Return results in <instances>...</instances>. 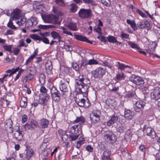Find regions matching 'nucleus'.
<instances>
[{
  "mask_svg": "<svg viewBox=\"0 0 160 160\" xmlns=\"http://www.w3.org/2000/svg\"><path fill=\"white\" fill-rule=\"evenodd\" d=\"M84 78H83V76L80 75L77 79H75V86L76 90L80 94H83V95L85 96L88 94V89L89 86L84 82Z\"/></svg>",
  "mask_w": 160,
  "mask_h": 160,
  "instance_id": "f257e3e1",
  "label": "nucleus"
},
{
  "mask_svg": "<svg viewBox=\"0 0 160 160\" xmlns=\"http://www.w3.org/2000/svg\"><path fill=\"white\" fill-rule=\"evenodd\" d=\"M82 132L81 126L80 124L75 125L70 129L68 139L70 141L75 140Z\"/></svg>",
  "mask_w": 160,
  "mask_h": 160,
  "instance_id": "f03ea898",
  "label": "nucleus"
},
{
  "mask_svg": "<svg viewBox=\"0 0 160 160\" xmlns=\"http://www.w3.org/2000/svg\"><path fill=\"white\" fill-rule=\"evenodd\" d=\"M11 132L12 133L13 138L18 141L21 140L23 138L22 132L20 130L19 127L18 126L15 127L11 129Z\"/></svg>",
  "mask_w": 160,
  "mask_h": 160,
  "instance_id": "7ed1b4c3",
  "label": "nucleus"
},
{
  "mask_svg": "<svg viewBox=\"0 0 160 160\" xmlns=\"http://www.w3.org/2000/svg\"><path fill=\"white\" fill-rule=\"evenodd\" d=\"M78 15L82 19L89 18L92 17V11L90 9L81 8L78 12Z\"/></svg>",
  "mask_w": 160,
  "mask_h": 160,
  "instance_id": "20e7f679",
  "label": "nucleus"
},
{
  "mask_svg": "<svg viewBox=\"0 0 160 160\" xmlns=\"http://www.w3.org/2000/svg\"><path fill=\"white\" fill-rule=\"evenodd\" d=\"M105 140L108 142L113 143L116 141V135L112 132H108L104 135Z\"/></svg>",
  "mask_w": 160,
  "mask_h": 160,
  "instance_id": "39448f33",
  "label": "nucleus"
},
{
  "mask_svg": "<svg viewBox=\"0 0 160 160\" xmlns=\"http://www.w3.org/2000/svg\"><path fill=\"white\" fill-rule=\"evenodd\" d=\"M106 72L105 70L103 68L100 67L92 72L93 77L96 78H101Z\"/></svg>",
  "mask_w": 160,
  "mask_h": 160,
  "instance_id": "423d86ee",
  "label": "nucleus"
},
{
  "mask_svg": "<svg viewBox=\"0 0 160 160\" xmlns=\"http://www.w3.org/2000/svg\"><path fill=\"white\" fill-rule=\"evenodd\" d=\"M129 80L131 81L138 85L143 84L144 83V81L142 78L135 75H132L130 77Z\"/></svg>",
  "mask_w": 160,
  "mask_h": 160,
  "instance_id": "0eeeda50",
  "label": "nucleus"
},
{
  "mask_svg": "<svg viewBox=\"0 0 160 160\" xmlns=\"http://www.w3.org/2000/svg\"><path fill=\"white\" fill-rule=\"evenodd\" d=\"M134 109L135 111L137 112H140L142 111L145 106V103L141 100H138L135 102L134 104Z\"/></svg>",
  "mask_w": 160,
  "mask_h": 160,
  "instance_id": "6e6552de",
  "label": "nucleus"
},
{
  "mask_svg": "<svg viewBox=\"0 0 160 160\" xmlns=\"http://www.w3.org/2000/svg\"><path fill=\"white\" fill-rule=\"evenodd\" d=\"M151 95L152 99L158 100L160 98V87L155 88L152 92L151 93Z\"/></svg>",
  "mask_w": 160,
  "mask_h": 160,
  "instance_id": "1a4fd4ad",
  "label": "nucleus"
},
{
  "mask_svg": "<svg viewBox=\"0 0 160 160\" xmlns=\"http://www.w3.org/2000/svg\"><path fill=\"white\" fill-rule=\"evenodd\" d=\"M43 19L45 22L55 23H57L58 18L52 14L46 16Z\"/></svg>",
  "mask_w": 160,
  "mask_h": 160,
  "instance_id": "9d476101",
  "label": "nucleus"
},
{
  "mask_svg": "<svg viewBox=\"0 0 160 160\" xmlns=\"http://www.w3.org/2000/svg\"><path fill=\"white\" fill-rule=\"evenodd\" d=\"M144 133L151 138H154L156 137V133L154 130L150 127H147L144 129Z\"/></svg>",
  "mask_w": 160,
  "mask_h": 160,
  "instance_id": "9b49d317",
  "label": "nucleus"
},
{
  "mask_svg": "<svg viewBox=\"0 0 160 160\" xmlns=\"http://www.w3.org/2000/svg\"><path fill=\"white\" fill-rule=\"evenodd\" d=\"M124 116L125 118L128 120H131L133 118V112L131 110L125 108L124 109Z\"/></svg>",
  "mask_w": 160,
  "mask_h": 160,
  "instance_id": "f8f14e48",
  "label": "nucleus"
},
{
  "mask_svg": "<svg viewBox=\"0 0 160 160\" xmlns=\"http://www.w3.org/2000/svg\"><path fill=\"white\" fill-rule=\"evenodd\" d=\"M90 118L91 122L94 123L98 122L100 120L99 114L95 112H92L90 114Z\"/></svg>",
  "mask_w": 160,
  "mask_h": 160,
  "instance_id": "ddd939ff",
  "label": "nucleus"
},
{
  "mask_svg": "<svg viewBox=\"0 0 160 160\" xmlns=\"http://www.w3.org/2000/svg\"><path fill=\"white\" fill-rule=\"evenodd\" d=\"M37 23V19L34 17H32L31 19H28L26 23V26L29 28L33 26H35Z\"/></svg>",
  "mask_w": 160,
  "mask_h": 160,
  "instance_id": "4468645a",
  "label": "nucleus"
},
{
  "mask_svg": "<svg viewBox=\"0 0 160 160\" xmlns=\"http://www.w3.org/2000/svg\"><path fill=\"white\" fill-rule=\"evenodd\" d=\"M120 118L118 116L115 114L113 115L111 119L107 122V125L109 126H111L114 123H116Z\"/></svg>",
  "mask_w": 160,
  "mask_h": 160,
  "instance_id": "2eb2a0df",
  "label": "nucleus"
},
{
  "mask_svg": "<svg viewBox=\"0 0 160 160\" xmlns=\"http://www.w3.org/2000/svg\"><path fill=\"white\" fill-rule=\"evenodd\" d=\"M74 36L75 37V38L78 40L85 42L91 44H92V41L89 40L86 37L76 34H74Z\"/></svg>",
  "mask_w": 160,
  "mask_h": 160,
  "instance_id": "dca6fc26",
  "label": "nucleus"
},
{
  "mask_svg": "<svg viewBox=\"0 0 160 160\" xmlns=\"http://www.w3.org/2000/svg\"><path fill=\"white\" fill-rule=\"evenodd\" d=\"M21 10L19 9L14 10L11 13V16L13 18L12 20L15 21L21 16Z\"/></svg>",
  "mask_w": 160,
  "mask_h": 160,
  "instance_id": "f3484780",
  "label": "nucleus"
},
{
  "mask_svg": "<svg viewBox=\"0 0 160 160\" xmlns=\"http://www.w3.org/2000/svg\"><path fill=\"white\" fill-rule=\"evenodd\" d=\"M150 25V22L147 20H144L138 23L137 25L140 29H142L148 27Z\"/></svg>",
  "mask_w": 160,
  "mask_h": 160,
  "instance_id": "a211bd4d",
  "label": "nucleus"
},
{
  "mask_svg": "<svg viewBox=\"0 0 160 160\" xmlns=\"http://www.w3.org/2000/svg\"><path fill=\"white\" fill-rule=\"evenodd\" d=\"M111 152L109 150L105 151L102 156V160H111L110 156L111 155Z\"/></svg>",
  "mask_w": 160,
  "mask_h": 160,
  "instance_id": "6ab92c4d",
  "label": "nucleus"
},
{
  "mask_svg": "<svg viewBox=\"0 0 160 160\" xmlns=\"http://www.w3.org/2000/svg\"><path fill=\"white\" fill-rule=\"evenodd\" d=\"M75 101L77 104L80 107H82L85 105V100L83 98H79L77 95L75 98Z\"/></svg>",
  "mask_w": 160,
  "mask_h": 160,
  "instance_id": "aec40b11",
  "label": "nucleus"
},
{
  "mask_svg": "<svg viewBox=\"0 0 160 160\" xmlns=\"http://www.w3.org/2000/svg\"><path fill=\"white\" fill-rule=\"evenodd\" d=\"M66 27L69 29L73 31L78 30L77 25L75 23L69 22L66 24Z\"/></svg>",
  "mask_w": 160,
  "mask_h": 160,
  "instance_id": "412c9836",
  "label": "nucleus"
},
{
  "mask_svg": "<svg viewBox=\"0 0 160 160\" xmlns=\"http://www.w3.org/2000/svg\"><path fill=\"white\" fill-rule=\"evenodd\" d=\"M55 27L54 26L52 25H39L38 26V29H35L33 30L34 32L38 31L40 30L41 29L42 30H45L49 28H54Z\"/></svg>",
  "mask_w": 160,
  "mask_h": 160,
  "instance_id": "4be33fe9",
  "label": "nucleus"
},
{
  "mask_svg": "<svg viewBox=\"0 0 160 160\" xmlns=\"http://www.w3.org/2000/svg\"><path fill=\"white\" fill-rule=\"evenodd\" d=\"M50 34L53 39H57L58 42H60L61 38L59 33L55 31H52L50 32Z\"/></svg>",
  "mask_w": 160,
  "mask_h": 160,
  "instance_id": "5701e85b",
  "label": "nucleus"
},
{
  "mask_svg": "<svg viewBox=\"0 0 160 160\" xmlns=\"http://www.w3.org/2000/svg\"><path fill=\"white\" fill-rule=\"evenodd\" d=\"M26 21V18L21 16L15 20V22L19 26L24 23Z\"/></svg>",
  "mask_w": 160,
  "mask_h": 160,
  "instance_id": "b1692460",
  "label": "nucleus"
},
{
  "mask_svg": "<svg viewBox=\"0 0 160 160\" xmlns=\"http://www.w3.org/2000/svg\"><path fill=\"white\" fill-rule=\"evenodd\" d=\"M45 67L47 73L48 74H51L52 69V66L51 62H48L46 64Z\"/></svg>",
  "mask_w": 160,
  "mask_h": 160,
  "instance_id": "393cba45",
  "label": "nucleus"
},
{
  "mask_svg": "<svg viewBox=\"0 0 160 160\" xmlns=\"http://www.w3.org/2000/svg\"><path fill=\"white\" fill-rule=\"evenodd\" d=\"M85 119L82 116L80 117H77L76 118V119L73 121L74 123H79L78 124H80L82 127L81 124L84 123L85 122Z\"/></svg>",
  "mask_w": 160,
  "mask_h": 160,
  "instance_id": "a878e982",
  "label": "nucleus"
},
{
  "mask_svg": "<svg viewBox=\"0 0 160 160\" xmlns=\"http://www.w3.org/2000/svg\"><path fill=\"white\" fill-rule=\"evenodd\" d=\"M127 22L129 24H130L133 30L134 31H136L138 29V28L136 26L135 21H132L130 19H127Z\"/></svg>",
  "mask_w": 160,
  "mask_h": 160,
  "instance_id": "bb28decb",
  "label": "nucleus"
},
{
  "mask_svg": "<svg viewBox=\"0 0 160 160\" xmlns=\"http://www.w3.org/2000/svg\"><path fill=\"white\" fill-rule=\"evenodd\" d=\"M20 106L23 108H26L27 106V98L25 97H23L21 98L20 101Z\"/></svg>",
  "mask_w": 160,
  "mask_h": 160,
  "instance_id": "cd10ccee",
  "label": "nucleus"
},
{
  "mask_svg": "<svg viewBox=\"0 0 160 160\" xmlns=\"http://www.w3.org/2000/svg\"><path fill=\"white\" fill-rule=\"evenodd\" d=\"M49 98V95L45 96L44 98H40L39 100V103L44 106L46 105V102H47Z\"/></svg>",
  "mask_w": 160,
  "mask_h": 160,
  "instance_id": "c85d7f7f",
  "label": "nucleus"
},
{
  "mask_svg": "<svg viewBox=\"0 0 160 160\" xmlns=\"http://www.w3.org/2000/svg\"><path fill=\"white\" fill-rule=\"evenodd\" d=\"M49 123L48 120L46 119L43 118L41 120L40 125L42 128H45L48 127Z\"/></svg>",
  "mask_w": 160,
  "mask_h": 160,
  "instance_id": "c756f323",
  "label": "nucleus"
},
{
  "mask_svg": "<svg viewBox=\"0 0 160 160\" xmlns=\"http://www.w3.org/2000/svg\"><path fill=\"white\" fill-rule=\"evenodd\" d=\"M34 152L32 149L31 148L28 149L26 151V157L27 159H29L32 156Z\"/></svg>",
  "mask_w": 160,
  "mask_h": 160,
  "instance_id": "7c9ffc66",
  "label": "nucleus"
},
{
  "mask_svg": "<svg viewBox=\"0 0 160 160\" xmlns=\"http://www.w3.org/2000/svg\"><path fill=\"white\" fill-rule=\"evenodd\" d=\"M107 39L108 41L110 42L117 43L119 44H121V42L117 41L116 38L113 36H109L107 38Z\"/></svg>",
  "mask_w": 160,
  "mask_h": 160,
  "instance_id": "2f4dec72",
  "label": "nucleus"
},
{
  "mask_svg": "<svg viewBox=\"0 0 160 160\" xmlns=\"http://www.w3.org/2000/svg\"><path fill=\"white\" fill-rule=\"evenodd\" d=\"M52 99L56 102H58L60 100L61 94L60 93L51 94Z\"/></svg>",
  "mask_w": 160,
  "mask_h": 160,
  "instance_id": "473e14b6",
  "label": "nucleus"
},
{
  "mask_svg": "<svg viewBox=\"0 0 160 160\" xmlns=\"http://www.w3.org/2000/svg\"><path fill=\"white\" fill-rule=\"evenodd\" d=\"M62 81H61V83L59 86V88L60 90L62 92H68V88L67 86L65 85L64 82H62Z\"/></svg>",
  "mask_w": 160,
  "mask_h": 160,
  "instance_id": "72a5a7b5",
  "label": "nucleus"
},
{
  "mask_svg": "<svg viewBox=\"0 0 160 160\" xmlns=\"http://www.w3.org/2000/svg\"><path fill=\"white\" fill-rule=\"evenodd\" d=\"M2 47L5 51H8L10 53H12V45H3Z\"/></svg>",
  "mask_w": 160,
  "mask_h": 160,
  "instance_id": "f704fd0d",
  "label": "nucleus"
},
{
  "mask_svg": "<svg viewBox=\"0 0 160 160\" xmlns=\"http://www.w3.org/2000/svg\"><path fill=\"white\" fill-rule=\"evenodd\" d=\"M12 121L10 119L7 120L6 121L5 127L6 130H8V128H11L12 126Z\"/></svg>",
  "mask_w": 160,
  "mask_h": 160,
  "instance_id": "c9c22d12",
  "label": "nucleus"
},
{
  "mask_svg": "<svg viewBox=\"0 0 160 160\" xmlns=\"http://www.w3.org/2000/svg\"><path fill=\"white\" fill-rule=\"evenodd\" d=\"M79 139V141L77 142V144L76 145V147L78 148H79L81 145L84 142V139L82 137H80Z\"/></svg>",
  "mask_w": 160,
  "mask_h": 160,
  "instance_id": "e433bc0d",
  "label": "nucleus"
},
{
  "mask_svg": "<svg viewBox=\"0 0 160 160\" xmlns=\"http://www.w3.org/2000/svg\"><path fill=\"white\" fill-rule=\"evenodd\" d=\"M39 81L41 84H43L45 81V76L43 73H41L40 74L39 77Z\"/></svg>",
  "mask_w": 160,
  "mask_h": 160,
  "instance_id": "4c0bfd02",
  "label": "nucleus"
},
{
  "mask_svg": "<svg viewBox=\"0 0 160 160\" xmlns=\"http://www.w3.org/2000/svg\"><path fill=\"white\" fill-rule=\"evenodd\" d=\"M40 92L41 93H42L43 95H44L45 96L47 95H48L47 94L48 90L44 86L41 87L40 88Z\"/></svg>",
  "mask_w": 160,
  "mask_h": 160,
  "instance_id": "58836bf2",
  "label": "nucleus"
},
{
  "mask_svg": "<svg viewBox=\"0 0 160 160\" xmlns=\"http://www.w3.org/2000/svg\"><path fill=\"white\" fill-rule=\"evenodd\" d=\"M61 28L63 30L62 32L63 33L66 34V35H70L72 37L73 36L72 33L70 32H69L67 28H66L63 27H62Z\"/></svg>",
  "mask_w": 160,
  "mask_h": 160,
  "instance_id": "ea45409f",
  "label": "nucleus"
},
{
  "mask_svg": "<svg viewBox=\"0 0 160 160\" xmlns=\"http://www.w3.org/2000/svg\"><path fill=\"white\" fill-rule=\"evenodd\" d=\"M85 3L90 4L92 6H95L96 5L95 1L93 0H82Z\"/></svg>",
  "mask_w": 160,
  "mask_h": 160,
  "instance_id": "a19ab883",
  "label": "nucleus"
},
{
  "mask_svg": "<svg viewBox=\"0 0 160 160\" xmlns=\"http://www.w3.org/2000/svg\"><path fill=\"white\" fill-rule=\"evenodd\" d=\"M115 66L118 68V69L122 70L124 69V65L122 63H120L119 62H118L115 63Z\"/></svg>",
  "mask_w": 160,
  "mask_h": 160,
  "instance_id": "79ce46f5",
  "label": "nucleus"
},
{
  "mask_svg": "<svg viewBox=\"0 0 160 160\" xmlns=\"http://www.w3.org/2000/svg\"><path fill=\"white\" fill-rule=\"evenodd\" d=\"M128 44L131 46L132 48L139 50L140 49L138 45L135 43L132 42L131 41H128Z\"/></svg>",
  "mask_w": 160,
  "mask_h": 160,
  "instance_id": "37998d69",
  "label": "nucleus"
},
{
  "mask_svg": "<svg viewBox=\"0 0 160 160\" xmlns=\"http://www.w3.org/2000/svg\"><path fill=\"white\" fill-rule=\"evenodd\" d=\"M124 78V73L122 72L118 73L116 76V78L118 80L123 79Z\"/></svg>",
  "mask_w": 160,
  "mask_h": 160,
  "instance_id": "c03bdc74",
  "label": "nucleus"
},
{
  "mask_svg": "<svg viewBox=\"0 0 160 160\" xmlns=\"http://www.w3.org/2000/svg\"><path fill=\"white\" fill-rule=\"evenodd\" d=\"M71 8L70 9V11L72 12H75L77 9V5L74 3H72L71 5Z\"/></svg>",
  "mask_w": 160,
  "mask_h": 160,
  "instance_id": "a18cd8bd",
  "label": "nucleus"
},
{
  "mask_svg": "<svg viewBox=\"0 0 160 160\" xmlns=\"http://www.w3.org/2000/svg\"><path fill=\"white\" fill-rule=\"evenodd\" d=\"M7 26L9 28H11L12 29H16V27L13 24V23L11 20H10L9 21L7 24Z\"/></svg>",
  "mask_w": 160,
  "mask_h": 160,
  "instance_id": "49530a36",
  "label": "nucleus"
},
{
  "mask_svg": "<svg viewBox=\"0 0 160 160\" xmlns=\"http://www.w3.org/2000/svg\"><path fill=\"white\" fill-rule=\"evenodd\" d=\"M88 61L86 60L83 59L82 60V62L81 63V67H83L84 68H86L87 65H88Z\"/></svg>",
  "mask_w": 160,
  "mask_h": 160,
  "instance_id": "de8ad7c7",
  "label": "nucleus"
},
{
  "mask_svg": "<svg viewBox=\"0 0 160 160\" xmlns=\"http://www.w3.org/2000/svg\"><path fill=\"white\" fill-rule=\"evenodd\" d=\"M30 37L32 39H33L34 40H38L39 41H40L41 38V37H40L38 35L35 34L31 35H30Z\"/></svg>",
  "mask_w": 160,
  "mask_h": 160,
  "instance_id": "09e8293b",
  "label": "nucleus"
},
{
  "mask_svg": "<svg viewBox=\"0 0 160 160\" xmlns=\"http://www.w3.org/2000/svg\"><path fill=\"white\" fill-rule=\"evenodd\" d=\"M88 65H94L98 64V62L94 59H91L89 60L88 61Z\"/></svg>",
  "mask_w": 160,
  "mask_h": 160,
  "instance_id": "8fccbe9b",
  "label": "nucleus"
},
{
  "mask_svg": "<svg viewBox=\"0 0 160 160\" xmlns=\"http://www.w3.org/2000/svg\"><path fill=\"white\" fill-rule=\"evenodd\" d=\"M101 2L107 7L110 5L111 3L109 0H101Z\"/></svg>",
  "mask_w": 160,
  "mask_h": 160,
  "instance_id": "3c124183",
  "label": "nucleus"
},
{
  "mask_svg": "<svg viewBox=\"0 0 160 160\" xmlns=\"http://www.w3.org/2000/svg\"><path fill=\"white\" fill-rule=\"evenodd\" d=\"M2 105L3 107H7V106L9 104L10 101H8V100L6 98L5 99L4 98H3L2 100Z\"/></svg>",
  "mask_w": 160,
  "mask_h": 160,
  "instance_id": "603ef678",
  "label": "nucleus"
},
{
  "mask_svg": "<svg viewBox=\"0 0 160 160\" xmlns=\"http://www.w3.org/2000/svg\"><path fill=\"white\" fill-rule=\"evenodd\" d=\"M33 77V75L32 74L29 73L28 75L24 77V79L25 80V82H27L28 80H31Z\"/></svg>",
  "mask_w": 160,
  "mask_h": 160,
  "instance_id": "864d4df0",
  "label": "nucleus"
},
{
  "mask_svg": "<svg viewBox=\"0 0 160 160\" xmlns=\"http://www.w3.org/2000/svg\"><path fill=\"white\" fill-rule=\"evenodd\" d=\"M42 41L44 43L46 44L49 43V40L48 39L45 37H41L40 40V41Z\"/></svg>",
  "mask_w": 160,
  "mask_h": 160,
  "instance_id": "5fc2aeb1",
  "label": "nucleus"
},
{
  "mask_svg": "<svg viewBox=\"0 0 160 160\" xmlns=\"http://www.w3.org/2000/svg\"><path fill=\"white\" fill-rule=\"evenodd\" d=\"M38 53V49H36L33 54L31 55L28 58L29 59H30L31 61L32 60L33 58L37 55Z\"/></svg>",
  "mask_w": 160,
  "mask_h": 160,
  "instance_id": "6e6d98bb",
  "label": "nucleus"
},
{
  "mask_svg": "<svg viewBox=\"0 0 160 160\" xmlns=\"http://www.w3.org/2000/svg\"><path fill=\"white\" fill-rule=\"evenodd\" d=\"M125 130V128L122 126H120L117 129V132L122 133L124 132Z\"/></svg>",
  "mask_w": 160,
  "mask_h": 160,
  "instance_id": "4d7b16f0",
  "label": "nucleus"
},
{
  "mask_svg": "<svg viewBox=\"0 0 160 160\" xmlns=\"http://www.w3.org/2000/svg\"><path fill=\"white\" fill-rule=\"evenodd\" d=\"M72 66L73 69H74L76 71H78L79 69V66L76 63H73L72 64Z\"/></svg>",
  "mask_w": 160,
  "mask_h": 160,
  "instance_id": "13d9d810",
  "label": "nucleus"
},
{
  "mask_svg": "<svg viewBox=\"0 0 160 160\" xmlns=\"http://www.w3.org/2000/svg\"><path fill=\"white\" fill-rule=\"evenodd\" d=\"M66 156V154L65 153H60L58 156V159L59 160H63L64 159Z\"/></svg>",
  "mask_w": 160,
  "mask_h": 160,
  "instance_id": "bf43d9fd",
  "label": "nucleus"
},
{
  "mask_svg": "<svg viewBox=\"0 0 160 160\" xmlns=\"http://www.w3.org/2000/svg\"><path fill=\"white\" fill-rule=\"evenodd\" d=\"M55 2L58 5L62 7L64 6L65 5L62 0H56Z\"/></svg>",
  "mask_w": 160,
  "mask_h": 160,
  "instance_id": "052dcab7",
  "label": "nucleus"
},
{
  "mask_svg": "<svg viewBox=\"0 0 160 160\" xmlns=\"http://www.w3.org/2000/svg\"><path fill=\"white\" fill-rule=\"evenodd\" d=\"M20 44L19 45L18 47H27L28 45L25 43L24 41L23 40H21L19 41Z\"/></svg>",
  "mask_w": 160,
  "mask_h": 160,
  "instance_id": "680f3d73",
  "label": "nucleus"
},
{
  "mask_svg": "<svg viewBox=\"0 0 160 160\" xmlns=\"http://www.w3.org/2000/svg\"><path fill=\"white\" fill-rule=\"evenodd\" d=\"M135 95L134 92H130L127 93L125 95V97L127 98H132Z\"/></svg>",
  "mask_w": 160,
  "mask_h": 160,
  "instance_id": "e2e57ef3",
  "label": "nucleus"
},
{
  "mask_svg": "<svg viewBox=\"0 0 160 160\" xmlns=\"http://www.w3.org/2000/svg\"><path fill=\"white\" fill-rule=\"evenodd\" d=\"M59 93L58 91L56 89L55 87H53L51 90V94H54L55 93Z\"/></svg>",
  "mask_w": 160,
  "mask_h": 160,
  "instance_id": "0e129e2a",
  "label": "nucleus"
},
{
  "mask_svg": "<svg viewBox=\"0 0 160 160\" xmlns=\"http://www.w3.org/2000/svg\"><path fill=\"white\" fill-rule=\"evenodd\" d=\"M20 49L17 48H14L12 51V53H13L14 55H17L20 52Z\"/></svg>",
  "mask_w": 160,
  "mask_h": 160,
  "instance_id": "69168bd1",
  "label": "nucleus"
},
{
  "mask_svg": "<svg viewBox=\"0 0 160 160\" xmlns=\"http://www.w3.org/2000/svg\"><path fill=\"white\" fill-rule=\"evenodd\" d=\"M136 12L139 14L142 17L145 18L146 17V15L145 14L142 12L139 9H137L136 11Z\"/></svg>",
  "mask_w": 160,
  "mask_h": 160,
  "instance_id": "338daca9",
  "label": "nucleus"
},
{
  "mask_svg": "<svg viewBox=\"0 0 160 160\" xmlns=\"http://www.w3.org/2000/svg\"><path fill=\"white\" fill-rule=\"evenodd\" d=\"M121 35L122 38H129V35L124 33L123 32H121Z\"/></svg>",
  "mask_w": 160,
  "mask_h": 160,
  "instance_id": "774afa93",
  "label": "nucleus"
}]
</instances>
